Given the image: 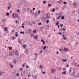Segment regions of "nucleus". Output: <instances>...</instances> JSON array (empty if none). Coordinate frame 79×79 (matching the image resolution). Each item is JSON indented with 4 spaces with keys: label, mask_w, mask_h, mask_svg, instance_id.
Wrapping results in <instances>:
<instances>
[{
    "label": "nucleus",
    "mask_w": 79,
    "mask_h": 79,
    "mask_svg": "<svg viewBox=\"0 0 79 79\" xmlns=\"http://www.w3.org/2000/svg\"><path fill=\"white\" fill-rule=\"evenodd\" d=\"M32 32L33 33H35V32H36V30L35 29V31H33Z\"/></svg>",
    "instance_id": "obj_30"
},
{
    "label": "nucleus",
    "mask_w": 79,
    "mask_h": 79,
    "mask_svg": "<svg viewBox=\"0 0 79 79\" xmlns=\"http://www.w3.org/2000/svg\"><path fill=\"white\" fill-rule=\"evenodd\" d=\"M61 67L59 68V70H61Z\"/></svg>",
    "instance_id": "obj_63"
},
{
    "label": "nucleus",
    "mask_w": 79,
    "mask_h": 79,
    "mask_svg": "<svg viewBox=\"0 0 79 79\" xmlns=\"http://www.w3.org/2000/svg\"><path fill=\"white\" fill-rule=\"evenodd\" d=\"M15 36L16 37H18V34H16L15 35Z\"/></svg>",
    "instance_id": "obj_49"
},
{
    "label": "nucleus",
    "mask_w": 79,
    "mask_h": 79,
    "mask_svg": "<svg viewBox=\"0 0 79 79\" xmlns=\"http://www.w3.org/2000/svg\"><path fill=\"white\" fill-rule=\"evenodd\" d=\"M18 42H19V44H21V42L20 40H19Z\"/></svg>",
    "instance_id": "obj_31"
},
{
    "label": "nucleus",
    "mask_w": 79,
    "mask_h": 79,
    "mask_svg": "<svg viewBox=\"0 0 79 79\" xmlns=\"http://www.w3.org/2000/svg\"><path fill=\"white\" fill-rule=\"evenodd\" d=\"M20 34H24V31H21L20 32Z\"/></svg>",
    "instance_id": "obj_26"
},
{
    "label": "nucleus",
    "mask_w": 79,
    "mask_h": 79,
    "mask_svg": "<svg viewBox=\"0 0 79 79\" xmlns=\"http://www.w3.org/2000/svg\"><path fill=\"white\" fill-rule=\"evenodd\" d=\"M66 67V68H68V67H69V65L67 64Z\"/></svg>",
    "instance_id": "obj_45"
},
{
    "label": "nucleus",
    "mask_w": 79,
    "mask_h": 79,
    "mask_svg": "<svg viewBox=\"0 0 79 79\" xmlns=\"http://www.w3.org/2000/svg\"><path fill=\"white\" fill-rule=\"evenodd\" d=\"M41 12V11L40 10H39L38 11V14H40V13Z\"/></svg>",
    "instance_id": "obj_27"
},
{
    "label": "nucleus",
    "mask_w": 79,
    "mask_h": 79,
    "mask_svg": "<svg viewBox=\"0 0 79 79\" xmlns=\"http://www.w3.org/2000/svg\"><path fill=\"white\" fill-rule=\"evenodd\" d=\"M64 4H67V2H63Z\"/></svg>",
    "instance_id": "obj_36"
},
{
    "label": "nucleus",
    "mask_w": 79,
    "mask_h": 79,
    "mask_svg": "<svg viewBox=\"0 0 79 79\" xmlns=\"http://www.w3.org/2000/svg\"><path fill=\"white\" fill-rule=\"evenodd\" d=\"M63 39H64V40H67V39H66V38L64 37V35H63Z\"/></svg>",
    "instance_id": "obj_15"
},
{
    "label": "nucleus",
    "mask_w": 79,
    "mask_h": 79,
    "mask_svg": "<svg viewBox=\"0 0 79 79\" xmlns=\"http://www.w3.org/2000/svg\"><path fill=\"white\" fill-rule=\"evenodd\" d=\"M35 55L36 56V57H37V56L38 55V53H35Z\"/></svg>",
    "instance_id": "obj_32"
},
{
    "label": "nucleus",
    "mask_w": 79,
    "mask_h": 79,
    "mask_svg": "<svg viewBox=\"0 0 79 79\" xmlns=\"http://www.w3.org/2000/svg\"><path fill=\"white\" fill-rule=\"evenodd\" d=\"M46 23H49V20H46Z\"/></svg>",
    "instance_id": "obj_38"
},
{
    "label": "nucleus",
    "mask_w": 79,
    "mask_h": 79,
    "mask_svg": "<svg viewBox=\"0 0 79 79\" xmlns=\"http://www.w3.org/2000/svg\"><path fill=\"white\" fill-rule=\"evenodd\" d=\"M22 28H24V26H22Z\"/></svg>",
    "instance_id": "obj_59"
},
{
    "label": "nucleus",
    "mask_w": 79,
    "mask_h": 79,
    "mask_svg": "<svg viewBox=\"0 0 79 79\" xmlns=\"http://www.w3.org/2000/svg\"><path fill=\"white\" fill-rule=\"evenodd\" d=\"M73 8H76L77 7V3H76L75 2H74L73 3Z\"/></svg>",
    "instance_id": "obj_1"
},
{
    "label": "nucleus",
    "mask_w": 79,
    "mask_h": 79,
    "mask_svg": "<svg viewBox=\"0 0 79 79\" xmlns=\"http://www.w3.org/2000/svg\"><path fill=\"white\" fill-rule=\"evenodd\" d=\"M50 18V14H46V19H48Z\"/></svg>",
    "instance_id": "obj_2"
},
{
    "label": "nucleus",
    "mask_w": 79,
    "mask_h": 79,
    "mask_svg": "<svg viewBox=\"0 0 79 79\" xmlns=\"http://www.w3.org/2000/svg\"><path fill=\"white\" fill-rule=\"evenodd\" d=\"M35 10V8H33V10Z\"/></svg>",
    "instance_id": "obj_58"
},
{
    "label": "nucleus",
    "mask_w": 79,
    "mask_h": 79,
    "mask_svg": "<svg viewBox=\"0 0 79 79\" xmlns=\"http://www.w3.org/2000/svg\"><path fill=\"white\" fill-rule=\"evenodd\" d=\"M34 38H35V39H37V38H38V36L37 35H36V36L34 37Z\"/></svg>",
    "instance_id": "obj_19"
},
{
    "label": "nucleus",
    "mask_w": 79,
    "mask_h": 79,
    "mask_svg": "<svg viewBox=\"0 0 79 79\" xmlns=\"http://www.w3.org/2000/svg\"><path fill=\"white\" fill-rule=\"evenodd\" d=\"M41 42H43V44H44H44H45V41H44V40H41Z\"/></svg>",
    "instance_id": "obj_10"
},
{
    "label": "nucleus",
    "mask_w": 79,
    "mask_h": 79,
    "mask_svg": "<svg viewBox=\"0 0 79 79\" xmlns=\"http://www.w3.org/2000/svg\"><path fill=\"white\" fill-rule=\"evenodd\" d=\"M12 18H16V17H15V14L14 13L13 14V15H12Z\"/></svg>",
    "instance_id": "obj_9"
},
{
    "label": "nucleus",
    "mask_w": 79,
    "mask_h": 79,
    "mask_svg": "<svg viewBox=\"0 0 79 79\" xmlns=\"http://www.w3.org/2000/svg\"><path fill=\"white\" fill-rule=\"evenodd\" d=\"M61 16H62V15H60L58 17H57V19H60V18H61Z\"/></svg>",
    "instance_id": "obj_6"
},
{
    "label": "nucleus",
    "mask_w": 79,
    "mask_h": 79,
    "mask_svg": "<svg viewBox=\"0 0 79 79\" xmlns=\"http://www.w3.org/2000/svg\"><path fill=\"white\" fill-rule=\"evenodd\" d=\"M51 5H51V4L49 3V4H48V6L49 7H50V6H51Z\"/></svg>",
    "instance_id": "obj_17"
},
{
    "label": "nucleus",
    "mask_w": 79,
    "mask_h": 79,
    "mask_svg": "<svg viewBox=\"0 0 79 79\" xmlns=\"http://www.w3.org/2000/svg\"><path fill=\"white\" fill-rule=\"evenodd\" d=\"M39 25H42V23H39Z\"/></svg>",
    "instance_id": "obj_47"
},
{
    "label": "nucleus",
    "mask_w": 79,
    "mask_h": 79,
    "mask_svg": "<svg viewBox=\"0 0 79 79\" xmlns=\"http://www.w3.org/2000/svg\"><path fill=\"white\" fill-rule=\"evenodd\" d=\"M9 15H10V13H7V16H9Z\"/></svg>",
    "instance_id": "obj_42"
},
{
    "label": "nucleus",
    "mask_w": 79,
    "mask_h": 79,
    "mask_svg": "<svg viewBox=\"0 0 79 79\" xmlns=\"http://www.w3.org/2000/svg\"><path fill=\"white\" fill-rule=\"evenodd\" d=\"M26 45H23V47L24 48H26Z\"/></svg>",
    "instance_id": "obj_24"
},
{
    "label": "nucleus",
    "mask_w": 79,
    "mask_h": 79,
    "mask_svg": "<svg viewBox=\"0 0 79 79\" xmlns=\"http://www.w3.org/2000/svg\"><path fill=\"white\" fill-rule=\"evenodd\" d=\"M55 11V8H53L52 10V12H54Z\"/></svg>",
    "instance_id": "obj_20"
},
{
    "label": "nucleus",
    "mask_w": 79,
    "mask_h": 79,
    "mask_svg": "<svg viewBox=\"0 0 79 79\" xmlns=\"http://www.w3.org/2000/svg\"><path fill=\"white\" fill-rule=\"evenodd\" d=\"M63 26V24H60V27H62V26Z\"/></svg>",
    "instance_id": "obj_44"
},
{
    "label": "nucleus",
    "mask_w": 79,
    "mask_h": 79,
    "mask_svg": "<svg viewBox=\"0 0 79 79\" xmlns=\"http://www.w3.org/2000/svg\"><path fill=\"white\" fill-rule=\"evenodd\" d=\"M62 74H66V72L64 71V72H62Z\"/></svg>",
    "instance_id": "obj_29"
},
{
    "label": "nucleus",
    "mask_w": 79,
    "mask_h": 79,
    "mask_svg": "<svg viewBox=\"0 0 79 79\" xmlns=\"http://www.w3.org/2000/svg\"><path fill=\"white\" fill-rule=\"evenodd\" d=\"M15 53L16 55L18 56L19 54V52H18V51L17 50H16L15 52Z\"/></svg>",
    "instance_id": "obj_3"
},
{
    "label": "nucleus",
    "mask_w": 79,
    "mask_h": 79,
    "mask_svg": "<svg viewBox=\"0 0 79 79\" xmlns=\"http://www.w3.org/2000/svg\"><path fill=\"white\" fill-rule=\"evenodd\" d=\"M61 19H64V16H62Z\"/></svg>",
    "instance_id": "obj_21"
},
{
    "label": "nucleus",
    "mask_w": 79,
    "mask_h": 79,
    "mask_svg": "<svg viewBox=\"0 0 79 79\" xmlns=\"http://www.w3.org/2000/svg\"><path fill=\"white\" fill-rule=\"evenodd\" d=\"M18 13H19V10H18L17 11Z\"/></svg>",
    "instance_id": "obj_57"
},
{
    "label": "nucleus",
    "mask_w": 79,
    "mask_h": 79,
    "mask_svg": "<svg viewBox=\"0 0 79 79\" xmlns=\"http://www.w3.org/2000/svg\"><path fill=\"white\" fill-rule=\"evenodd\" d=\"M8 48L9 49V50H11L12 49V47H9Z\"/></svg>",
    "instance_id": "obj_14"
},
{
    "label": "nucleus",
    "mask_w": 79,
    "mask_h": 79,
    "mask_svg": "<svg viewBox=\"0 0 79 79\" xmlns=\"http://www.w3.org/2000/svg\"><path fill=\"white\" fill-rule=\"evenodd\" d=\"M63 71H66V69L65 68H63Z\"/></svg>",
    "instance_id": "obj_23"
},
{
    "label": "nucleus",
    "mask_w": 79,
    "mask_h": 79,
    "mask_svg": "<svg viewBox=\"0 0 79 79\" xmlns=\"http://www.w3.org/2000/svg\"><path fill=\"white\" fill-rule=\"evenodd\" d=\"M59 35H60L61 34V33H60V32H59Z\"/></svg>",
    "instance_id": "obj_52"
},
{
    "label": "nucleus",
    "mask_w": 79,
    "mask_h": 79,
    "mask_svg": "<svg viewBox=\"0 0 79 79\" xmlns=\"http://www.w3.org/2000/svg\"><path fill=\"white\" fill-rule=\"evenodd\" d=\"M46 48L47 47H46V46H45L44 47H43V49L44 50H45V48Z\"/></svg>",
    "instance_id": "obj_22"
},
{
    "label": "nucleus",
    "mask_w": 79,
    "mask_h": 79,
    "mask_svg": "<svg viewBox=\"0 0 79 79\" xmlns=\"http://www.w3.org/2000/svg\"><path fill=\"white\" fill-rule=\"evenodd\" d=\"M59 51H60V52H63V49H62V48H59Z\"/></svg>",
    "instance_id": "obj_12"
},
{
    "label": "nucleus",
    "mask_w": 79,
    "mask_h": 79,
    "mask_svg": "<svg viewBox=\"0 0 79 79\" xmlns=\"http://www.w3.org/2000/svg\"><path fill=\"white\" fill-rule=\"evenodd\" d=\"M62 30L63 31H65V29L64 28H62Z\"/></svg>",
    "instance_id": "obj_55"
},
{
    "label": "nucleus",
    "mask_w": 79,
    "mask_h": 79,
    "mask_svg": "<svg viewBox=\"0 0 79 79\" xmlns=\"http://www.w3.org/2000/svg\"><path fill=\"white\" fill-rule=\"evenodd\" d=\"M42 73H43V74H45V72L42 71Z\"/></svg>",
    "instance_id": "obj_50"
},
{
    "label": "nucleus",
    "mask_w": 79,
    "mask_h": 79,
    "mask_svg": "<svg viewBox=\"0 0 79 79\" xmlns=\"http://www.w3.org/2000/svg\"><path fill=\"white\" fill-rule=\"evenodd\" d=\"M4 30L5 31H8V28H7L6 27H5L4 28Z\"/></svg>",
    "instance_id": "obj_13"
},
{
    "label": "nucleus",
    "mask_w": 79,
    "mask_h": 79,
    "mask_svg": "<svg viewBox=\"0 0 79 79\" xmlns=\"http://www.w3.org/2000/svg\"><path fill=\"white\" fill-rule=\"evenodd\" d=\"M62 2L63 1H60V3H62Z\"/></svg>",
    "instance_id": "obj_60"
},
{
    "label": "nucleus",
    "mask_w": 79,
    "mask_h": 79,
    "mask_svg": "<svg viewBox=\"0 0 79 79\" xmlns=\"http://www.w3.org/2000/svg\"><path fill=\"white\" fill-rule=\"evenodd\" d=\"M15 18H19V16H18V14L15 13Z\"/></svg>",
    "instance_id": "obj_5"
},
{
    "label": "nucleus",
    "mask_w": 79,
    "mask_h": 79,
    "mask_svg": "<svg viewBox=\"0 0 79 79\" xmlns=\"http://www.w3.org/2000/svg\"><path fill=\"white\" fill-rule=\"evenodd\" d=\"M76 44L77 45H78V43H77V42H76Z\"/></svg>",
    "instance_id": "obj_62"
},
{
    "label": "nucleus",
    "mask_w": 79,
    "mask_h": 79,
    "mask_svg": "<svg viewBox=\"0 0 79 79\" xmlns=\"http://www.w3.org/2000/svg\"><path fill=\"white\" fill-rule=\"evenodd\" d=\"M62 61H64V62H66V60L65 59H63Z\"/></svg>",
    "instance_id": "obj_25"
},
{
    "label": "nucleus",
    "mask_w": 79,
    "mask_h": 79,
    "mask_svg": "<svg viewBox=\"0 0 79 79\" xmlns=\"http://www.w3.org/2000/svg\"><path fill=\"white\" fill-rule=\"evenodd\" d=\"M69 49L68 48H65L64 49V50L65 51H66V52H68V50Z\"/></svg>",
    "instance_id": "obj_8"
},
{
    "label": "nucleus",
    "mask_w": 79,
    "mask_h": 79,
    "mask_svg": "<svg viewBox=\"0 0 79 79\" xmlns=\"http://www.w3.org/2000/svg\"><path fill=\"white\" fill-rule=\"evenodd\" d=\"M22 74V73H21V76H22V77H23V74Z\"/></svg>",
    "instance_id": "obj_53"
},
{
    "label": "nucleus",
    "mask_w": 79,
    "mask_h": 79,
    "mask_svg": "<svg viewBox=\"0 0 79 79\" xmlns=\"http://www.w3.org/2000/svg\"><path fill=\"white\" fill-rule=\"evenodd\" d=\"M31 15H34V13H32Z\"/></svg>",
    "instance_id": "obj_51"
},
{
    "label": "nucleus",
    "mask_w": 79,
    "mask_h": 79,
    "mask_svg": "<svg viewBox=\"0 0 79 79\" xmlns=\"http://www.w3.org/2000/svg\"><path fill=\"white\" fill-rule=\"evenodd\" d=\"M26 66L27 68H29V66H27V65H26Z\"/></svg>",
    "instance_id": "obj_41"
},
{
    "label": "nucleus",
    "mask_w": 79,
    "mask_h": 79,
    "mask_svg": "<svg viewBox=\"0 0 79 79\" xmlns=\"http://www.w3.org/2000/svg\"><path fill=\"white\" fill-rule=\"evenodd\" d=\"M46 2H47V1H43V3H44V4H45V3H46Z\"/></svg>",
    "instance_id": "obj_37"
},
{
    "label": "nucleus",
    "mask_w": 79,
    "mask_h": 79,
    "mask_svg": "<svg viewBox=\"0 0 79 79\" xmlns=\"http://www.w3.org/2000/svg\"><path fill=\"white\" fill-rule=\"evenodd\" d=\"M35 78L36 79V75L34 76Z\"/></svg>",
    "instance_id": "obj_54"
},
{
    "label": "nucleus",
    "mask_w": 79,
    "mask_h": 79,
    "mask_svg": "<svg viewBox=\"0 0 79 79\" xmlns=\"http://www.w3.org/2000/svg\"><path fill=\"white\" fill-rule=\"evenodd\" d=\"M52 73H55L56 72V69H51Z\"/></svg>",
    "instance_id": "obj_4"
},
{
    "label": "nucleus",
    "mask_w": 79,
    "mask_h": 79,
    "mask_svg": "<svg viewBox=\"0 0 79 79\" xmlns=\"http://www.w3.org/2000/svg\"><path fill=\"white\" fill-rule=\"evenodd\" d=\"M20 70H21V71H22V70H23V68H20Z\"/></svg>",
    "instance_id": "obj_61"
},
{
    "label": "nucleus",
    "mask_w": 79,
    "mask_h": 79,
    "mask_svg": "<svg viewBox=\"0 0 79 79\" xmlns=\"http://www.w3.org/2000/svg\"><path fill=\"white\" fill-rule=\"evenodd\" d=\"M61 12H59V13H58V15H59V16H60V15H61Z\"/></svg>",
    "instance_id": "obj_35"
},
{
    "label": "nucleus",
    "mask_w": 79,
    "mask_h": 79,
    "mask_svg": "<svg viewBox=\"0 0 79 79\" xmlns=\"http://www.w3.org/2000/svg\"><path fill=\"white\" fill-rule=\"evenodd\" d=\"M28 24H30V22H28Z\"/></svg>",
    "instance_id": "obj_56"
},
{
    "label": "nucleus",
    "mask_w": 79,
    "mask_h": 79,
    "mask_svg": "<svg viewBox=\"0 0 79 79\" xmlns=\"http://www.w3.org/2000/svg\"><path fill=\"white\" fill-rule=\"evenodd\" d=\"M3 72H0V75L2 76V74H3Z\"/></svg>",
    "instance_id": "obj_28"
},
{
    "label": "nucleus",
    "mask_w": 79,
    "mask_h": 79,
    "mask_svg": "<svg viewBox=\"0 0 79 79\" xmlns=\"http://www.w3.org/2000/svg\"><path fill=\"white\" fill-rule=\"evenodd\" d=\"M10 67H11V68H13V65H12V64H10Z\"/></svg>",
    "instance_id": "obj_40"
},
{
    "label": "nucleus",
    "mask_w": 79,
    "mask_h": 79,
    "mask_svg": "<svg viewBox=\"0 0 79 79\" xmlns=\"http://www.w3.org/2000/svg\"><path fill=\"white\" fill-rule=\"evenodd\" d=\"M34 60H35H35H37V58H35L34 59Z\"/></svg>",
    "instance_id": "obj_64"
},
{
    "label": "nucleus",
    "mask_w": 79,
    "mask_h": 79,
    "mask_svg": "<svg viewBox=\"0 0 79 79\" xmlns=\"http://www.w3.org/2000/svg\"><path fill=\"white\" fill-rule=\"evenodd\" d=\"M42 52H43V50H42L40 52V53H42Z\"/></svg>",
    "instance_id": "obj_48"
},
{
    "label": "nucleus",
    "mask_w": 79,
    "mask_h": 79,
    "mask_svg": "<svg viewBox=\"0 0 79 79\" xmlns=\"http://www.w3.org/2000/svg\"><path fill=\"white\" fill-rule=\"evenodd\" d=\"M25 53H28V51H27V50L26 49L25 50Z\"/></svg>",
    "instance_id": "obj_18"
},
{
    "label": "nucleus",
    "mask_w": 79,
    "mask_h": 79,
    "mask_svg": "<svg viewBox=\"0 0 79 79\" xmlns=\"http://www.w3.org/2000/svg\"><path fill=\"white\" fill-rule=\"evenodd\" d=\"M24 65H25V64H22V67H23H23H24Z\"/></svg>",
    "instance_id": "obj_39"
},
{
    "label": "nucleus",
    "mask_w": 79,
    "mask_h": 79,
    "mask_svg": "<svg viewBox=\"0 0 79 79\" xmlns=\"http://www.w3.org/2000/svg\"><path fill=\"white\" fill-rule=\"evenodd\" d=\"M16 76H19V73H17L16 74Z\"/></svg>",
    "instance_id": "obj_43"
},
{
    "label": "nucleus",
    "mask_w": 79,
    "mask_h": 79,
    "mask_svg": "<svg viewBox=\"0 0 79 79\" xmlns=\"http://www.w3.org/2000/svg\"><path fill=\"white\" fill-rule=\"evenodd\" d=\"M56 26H58V22H57L56 23Z\"/></svg>",
    "instance_id": "obj_33"
},
{
    "label": "nucleus",
    "mask_w": 79,
    "mask_h": 79,
    "mask_svg": "<svg viewBox=\"0 0 79 79\" xmlns=\"http://www.w3.org/2000/svg\"><path fill=\"white\" fill-rule=\"evenodd\" d=\"M2 21L3 23H5V22H6V19H3L2 20Z\"/></svg>",
    "instance_id": "obj_7"
},
{
    "label": "nucleus",
    "mask_w": 79,
    "mask_h": 79,
    "mask_svg": "<svg viewBox=\"0 0 79 79\" xmlns=\"http://www.w3.org/2000/svg\"><path fill=\"white\" fill-rule=\"evenodd\" d=\"M12 39H15V37H14V36H13Z\"/></svg>",
    "instance_id": "obj_46"
},
{
    "label": "nucleus",
    "mask_w": 79,
    "mask_h": 79,
    "mask_svg": "<svg viewBox=\"0 0 79 79\" xmlns=\"http://www.w3.org/2000/svg\"><path fill=\"white\" fill-rule=\"evenodd\" d=\"M13 62L14 63H15V64L16 63V59H13Z\"/></svg>",
    "instance_id": "obj_11"
},
{
    "label": "nucleus",
    "mask_w": 79,
    "mask_h": 79,
    "mask_svg": "<svg viewBox=\"0 0 79 79\" xmlns=\"http://www.w3.org/2000/svg\"><path fill=\"white\" fill-rule=\"evenodd\" d=\"M42 68V66L40 65V69H41Z\"/></svg>",
    "instance_id": "obj_34"
},
{
    "label": "nucleus",
    "mask_w": 79,
    "mask_h": 79,
    "mask_svg": "<svg viewBox=\"0 0 79 79\" xmlns=\"http://www.w3.org/2000/svg\"><path fill=\"white\" fill-rule=\"evenodd\" d=\"M28 32H32V30L31 29H29L28 30Z\"/></svg>",
    "instance_id": "obj_16"
}]
</instances>
